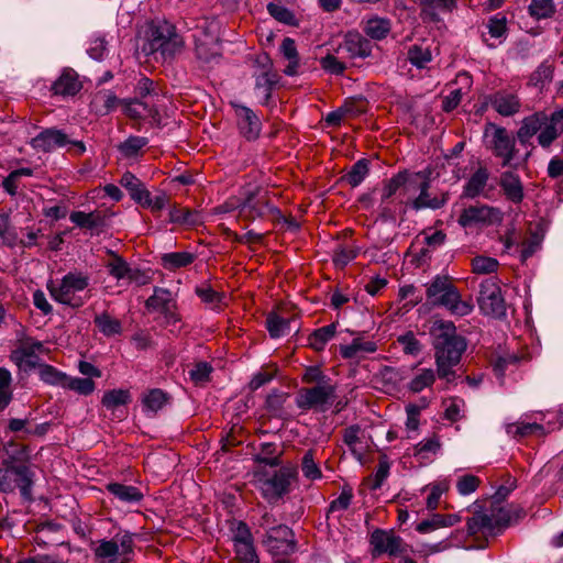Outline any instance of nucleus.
Segmentation results:
<instances>
[{
	"instance_id": "obj_2",
	"label": "nucleus",
	"mask_w": 563,
	"mask_h": 563,
	"mask_svg": "<svg viewBox=\"0 0 563 563\" xmlns=\"http://www.w3.org/2000/svg\"><path fill=\"white\" fill-rule=\"evenodd\" d=\"M563 133V108L547 114L537 111L522 119L516 137L521 145L530 144V140L537 135L538 144L542 148H549Z\"/></svg>"
},
{
	"instance_id": "obj_17",
	"label": "nucleus",
	"mask_w": 563,
	"mask_h": 563,
	"mask_svg": "<svg viewBox=\"0 0 563 563\" xmlns=\"http://www.w3.org/2000/svg\"><path fill=\"white\" fill-rule=\"evenodd\" d=\"M489 104L501 117H514L521 111L522 102L518 93L510 89H500L486 97Z\"/></svg>"
},
{
	"instance_id": "obj_35",
	"label": "nucleus",
	"mask_w": 563,
	"mask_h": 563,
	"mask_svg": "<svg viewBox=\"0 0 563 563\" xmlns=\"http://www.w3.org/2000/svg\"><path fill=\"white\" fill-rule=\"evenodd\" d=\"M488 177V170L484 167H479L464 185L463 195L468 198L479 196L487 185Z\"/></svg>"
},
{
	"instance_id": "obj_11",
	"label": "nucleus",
	"mask_w": 563,
	"mask_h": 563,
	"mask_svg": "<svg viewBox=\"0 0 563 563\" xmlns=\"http://www.w3.org/2000/svg\"><path fill=\"white\" fill-rule=\"evenodd\" d=\"M192 37L196 56L201 62L211 63L221 55L216 23L205 21L196 27Z\"/></svg>"
},
{
	"instance_id": "obj_37",
	"label": "nucleus",
	"mask_w": 563,
	"mask_h": 563,
	"mask_svg": "<svg viewBox=\"0 0 563 563\" xmlns=\"http://www.w3.org/2000/svg\"><path fill=\"white\" fill-rule=\"evenodd\" d=\"M195 260L196 255L190 252H172L161 256L163 267L168 271L186 267L194 263Z\"/></svg>"
},
{
	"instance_id": "obj_16",
	"label": "nucleus",
	"mask_w": 563,
	"mask_h": 563,
	"mask_svg": "<svg viewBox=\"0 0 563 563\" xmlns=\"http://www.w3.org/2000/svg\"><path fill=\"white\" fill-rule=\"evenodd\" d=\"M265 544L274 555H289L296 551V542L291 529L285 525L269 529Z\"/></svg>"
},
{
	"instance_id": "obj_49",
	"label": "nucleus",
	"mask_w": 563,
	"mask_h": 563,
	"mask_svg": "<svg viewBox=\"0 0 563 563\" xmlns=\"http://www.w3.org/2000/svg\"><path fill=\"white\" fill-rule=\"evenodd\" d=\"M432 59L429 47L422 45H413L408 51V60L418 68H423Z\"/></svg>"
},
{
	"instance_id": "obj_31",
	"label": "nucleus",
	"mask_w": 563,
	"mask_h": 563,
	"mask_svg": "<svg viewBox=\"0 0 563 563\" xmlns=\"http://www.w3.org/2000/svg\"><path fill=\"white\" fill-rule=\"evenodd\" d=\"M125 113L133 119H146L155 118L159 112L154 102L134 98L126 101Z\"/></svg>"
},
{
	"instance_id": "obj_29",
	"label": "nucleus",
	"mask_w": 563,
	"mask_h": 563,
	"mask_svg": "<svg viewBox=\"0 0 563 563\" xmlns=\"http://www.w3.org/2000/svg\"><path fill=\"white\" fill-rule=\"evenodd\" d=\"M461 521V516L457 514L441 515L433 514L430 518L422 520L416 526L419 533H429L440 528L452 527Z\"/></svg>"
},
{
	"instance_id": "obj_55",
	"label": "nucleus",
	"mask_w": 563,
	"mask_h": 563,
	"mask_svg": "<svg viewBox=\"0 0 563 563\" xmlns=\"http://www.w3.org/2000/svg\"><path fill=\"white\" fill-rule=\"evenodd\" d=\"M444 406L445 419L455 422L463 418V410L465 407V402L463 399L457 397L450 398L449 400L444 401Z\"/></svg>"
},
{
	"instance_id": "obj_60",
	"label": "nucleus",
	"mask_w": 563,
	"mask_h": 563,
	"mask_svg": "<svg viewBox=\"0 0 563 563\" xmlns=\"http://www.w3.org/2000/svg\"><path fill=\"white\" fill-rule=\"evenodd\" d=\"M398 342L402 346L404 352L409 355H418L422 350L421 343L411 331L400 335Z\"/></svg>"
},
{
	"instance_id": "obj_36",
	"label": "nucleus",
	"mask_w": 563,
	"mask_h": 563,
	"mask_svg": "<svg viewBox=\"0 0 563 563\" xmlns=\"http://www.w3.org/2000/svg\"><path fill=\"white\" fill-rule=\"evenodd\" d=\"M93 323L98 328V330L104 336H114L120 335L123 331L122 323L119 319L111 317L107 312H102L100 314H96L93 318Z\"/></svg>"
},
{
	"instance_id": "obj_7",
	"label": "nucleus",
	"mask_w": 563,
	"mask_h": 563,
	"mask_svg": "<svg viewBox=\"0 0 563 563\" xmlns=\"http://www.w3.org/2000/svg\"><path fill=\"white\" fill-rule=\"evenodd\" d=\"M298 477L296 465H287L275 471L273 475L255 474L257 488L268 503H276L290 492V485Z\"/></svg>"
},
{
	"instance_id": "obj_56",
	"label": "nucleus",
	"mask_w": 563,
	"mask_h": 563,
	"mask_svg": "<svg viewBox=\"0 0 563 563\" xmlns=\"http://www.w3.org/2000/svg\"><path fill=\"white\" fill-rule=\"evenodd\" d=\"M390 471V462L387 456H382L378 461L376 472L373 476L371 489L377 490L382 487L384 482L387 479Z\"/></svg>"
},
{
	"instance_id": "obj_4",
	"label": "nucleus",
	"mask_w": 563,
	"mask_h": 563,
	"mask_svg": "<svg viewBox=\"0 0 563 563\" xmlns=\"http://www.w3.org/2000/svg\"><path fill=\"white\" fill-rule=\"evenodd\" d=\"M184 48L185 40L176 26L167 21H157L150 25L142 49L146 55L158 54L163 60H170Z\"/></svg>"
},
{
	"instance_id": "obj_61",
	"label": "nucleus",
	"mask_w": 563,
	"mask_h": 563,
	"mask_svg": "<svg viewBox=\"0 0 563 563\" xmlns=\"http://www.w3.org/2000/svg\"><path fill=\"white\" fill-rule=\"evenodd\" d=\"M234 550L236 559L242 563L253 562L255 559L258 558L253 541L235 543Z\"/></svg>"
},
{
	"instance_id": "obj_42",
	"label": "nucleus",
	"mask_w": 563,
	"mask_h": 563,
	"mask_svg": "<svg viewBox=\"0 0 563 563\" xmlns=\"http://www.w3.org/2000/svg\"><path fill=\"white\" fill-rule=\"evenodd\" d=\"M369 163L367 159H358L353 164L346 175L342 177L351 187H357L366 178L369 173Z\"/></svg>"
},
{
	"instance_id": "obj_10",
	"label": "nucleus",
	"mask_w": 563,
	"mask_h": 563,
	"mask_svg": "<svg viewBox=\"0 0 563 563\" xmlns=\"http://www.w3.org/2000/svg\"><path fill=\"white\" fill-rule=\"evenodd\" d=\"M430 175L431 172L426 169L411 174V178L416 179V184L409 186V190H419V195L415 198L410 207L418 211L422 209L437 210L442 208L448 202V194L439 192L433 194L430 191Z\"/></svg>"
},
{
	"instance_id": "obj_54",
	"label": "nucleus",
	"mask_w": 563,
	"mask_h": 563,
	"mask_svg": "<svg viewBox=\"0 0 563 563\" xmlns=\"http://www.w3.org/2000/svg\"><path fill=\"white\" fill-rule=\"evenodd\" d=\"M289 395L284 391L274 389L266 398V408L274 416H282L284 404L286 402Z\"/></svg>"
},
{
	"instance_id": "obj_30",
	"label": "nucleus",
	"mask_w": 563,
	"mask_h": 563,
	"mask_svg": "<svg viewBox=\"0 0 563 563\" xmlns=\"http://www.w3.org/2000/svg\"><path fill=\"white\" fill-rule=\"evenodd\" d=\"M106 488L111 495H113L119 501L123 504H137L144 497L143 493L137 487L132 485L109 483Z\"/></svg>"
},
{
	"instance_id": "obj_33",
	"label": "nucleus",
	"mask_w": 563,
	"mask_h": 563,
	"mask_svg": "<svg viewBox=\"0 0 563 563\" xmlns=\"http://www.w3.org/2000/svg\"><path fill=\"white\" fill-rule=\"evenodd\" d=\"M176 300L173 297L170 290L162 287H154L153 295L145 301V307L153 311H163L168 307H172Z\"/></svg>"
},
{
	"instance_id": "obj_27",
	"label": "nucleus",
	"mask_w": 563,
	"mask_h": 563,
	"mask_svg": "<svg viewBox=\"0 0 563 563\" xmlns=\"http://www.w3.org/2000/svg\"><path fill=\"white\" fill-rule=\"evenodd\" d=\"M416 179L411 178V174L408 172H399L391 178L385 181L384 187L382 189V213L385 216L387 213V207H383L385 202H387L399 188L402 186H410L416 184Z\"/></svg>"
},
{
	"instance_id": "obj_39",
	"label": "nucleus",
	"mask_w": 563,
	"mask_h": 563,
	"mask_svg": "<svg viewBox=\"0 0 563 563\" xmlns=\"http://www.w3.org/2000/svg\"><path fill=\"white\" fill-rule=\"evenodd\" d=\"M294 321L296 320L285 319L275 313L269 314L266 319V327L269 335L274 339H277L289 334L291 331V322Z\"/></svg>"
},
{
	"instance_id": "obj_40",
	"label": "nucleus",
	"mask_w": 563,
	"mask_h": 563,
	"mask_svg": "<svg viewBox=\"0 0 563 563\" xmlns=\"http://www.w3.org/2000/svg\"><path fill=\"white\" fill-rule=\"evenodd\" d=\"M435 380V373L432 368H419L408 383V389L412 393H420L430 387Z\"/></svg>"
},
{
	"instance_id": "obj_62",
	"label": "nucleus",
	"mask_w": 563,
	"mask_h": 563,
	"mask_svg": "<svg viewBox=\"0 0 563 563\" xmlns=\"http://www.w3.org/2000/svg\"><path fill=\"white\" fill-rule=\"evenodd\" d=\"M358 254L354 246H339L333 254V262L336 266L344 267Z\"/></svg>"
},
{
	"instance_id": "obj_51",
	"label": "nucleus",
	"mask_w": 563,
	"mask_h": 563,
	"mask_svg": "<svg viewBox=\"0 0 563 563\" xmlns=\"http://www.w3.org/2000/svg\"><path fill=\"white\" fill-rule=\"evenodd\" d=\"M147 144V139L142 136H130L119 145V150L125 157H134Z\"/></svg>"
},
{
	"instance_id": "obj_24",
	"label": "nucleus",
	"mask_w": 563,
	"mask_h": 563,
	"mask_svg": "<svg viewBox=\"0 0 563 563\" xmlns=\"http://www.w3.org/2000/svg\"><path fill=\"white\" fill-rule=\"evenodd\" d=\"M376 351V342L364 340L360 335L354 338L350 344L340 345V354L345 360H360Z\"/></svg>"
},
{
	"instance_id": "obj_14",
	"label": "nucleus",
	"mask_w": 563,
	"mask_h": 563,
	"mask_svg": "<svg viewBox=\"0 0 563 563\" xmlns=\"http://www.w3.org/2000/svg\"><path fill=\"white\" fill-rule=\"evenodd\" d=\"M67 144L74 146L78 154H82L86 151V146L81 141H70L65 133L56 129H46L31 141V145L35 150L43 152H52Z\"/></svg>"
},
{
	"instance_id": "obj_58",
	"label": "nucleus",
	"mask_w": 563,
	"mask_h": 563,
	"mask_svg": "<svg viewBox=\"0 0 563 563\" xmlns=\"http://www.w3.org/2000/svg\"><path fill=\"white\" fill-rule=\"evenodd\" d=\"M554 11L553 0H531L529 12L537 19L550 16Z\"/></svg>"
},
{
	"instance_id": "obj_59",
	"label": "nucleus",
	"mask_w": 563,
	"mask_h": 563,
	"mask_svg": "<svg viewBox=\"0 0 563 563\" xmlns=\"http://www.w3.org/2000/svg\"><path fill=\"white\" fill-rule=\"evenodd\" d=\"M543 427L539 423L521 422L512 423L507 427V433L514 437H526L536 432H542Z\"/></svg>"
},
{
	"instance_id": "obj_22",
	"label": "nucleus",
	"mask_w": 563,
	"mask_h": 563,
	"mask_svg": "<svg viewBox=\"0 0 563 563\" xmlns=\"http://www.w3.org/2000/svg\"><path fill=\"white\" fill-rule=\"evenodd\" d=\"M257 189H245L243 191V199L239 205L241 212L253 219L256 217H263L267 211L274 210L266 200L262 198L257 199Z\"/></svg>"
},
{
	"instance_id": "obj_52",
	"label": "nucleus",
	"mask_w": 563,
	"mask_h": 563,
	"mask_svg": "<svg viewBox=\"0 0 563 563\" xmlns=\"http://www.w3.org/2000/svg\"><path fill=\"white\" fill-rule=\"evenodd\" d=\"M64 386L80 395H90L95 390V383L90 378L66 377Z\"/></svg>"
},
{
	"instance_id": "obj_18",
	"label": "nucleus",
	"mask_w": 563,
	"mask_h": 563,
	"mask_svg": "<svg viewBox=\"0 0 563 563\" xmlns=\"http://www.w3.org/2000/svg\"><path fill=\"white\" fill-rule=\"evenodd\" d=\"M501 220V213L498 209L486 206H471L463 210L459 217V224L463 228L476 224H492Z\"/></svg>"
},
{
	"instance_id": "obj_6",
	"label": "nucleus",
	"mask_w": 563,
	"mask_h": 563,
	"mask_svg": "<svg viewBox=\"0 0 563 563\" xmlns=\"http://www.w3.org/2000/svg\"><path fill=\"white\" fill-rule=\"evenodd\" d=\"M89 286V277L81 272H69L58 282L48 280L46 288L51 297L58 303L71 308H80L89 299L82 292Z\"/></svg>"
},
{
	"instance_id": "obj_12",
	"label": "nucleus",
	"mask_w": 563,
	"mask_h": 563,
	"mask_svg": "<svg viewBox=\"0 0 563 563\" xmlns=\"http://www.w3.org/2000/svg\"><path fill=\"white\" fill-rule=\"evenodd\" d=\"M336 386L331 382L302 388L296 398V405L302 410L316 409L325 411L335 399Z\"/></svg>"
},
{
	"instance_id": "obj_25",
	"label": "nucleus",
	"mask_w": 563,
	"mask_h": 563,
	"mask_svg": "<svg viewBox=\"0 0 563 563\" xmlns=\"http://www.w3.org/2000/svg\"><path fill=\"white\" fill-rule=\"evenodd\" d=\"M81 89V82L75 70L66 68L60 76L55 80L52 90L55 95L74 96Z\"/></svg>"
},
{
	"instance_id": "obj_1",
	"label": "nucleus",
	"mask_w": 563,
	"mask_h": 563,
	"mask_svg": "<svg viewBox=\"0 0 563 563\" xmlns=\"http://www.w3.org/2000/svg\"><path fill=\"white\" fill-rule=\"evenodd\" d=\"M433 336L437 374L440 379L453 383L457 375L455 366L466 351V339L456 332V327L449 320H435L431 328Z\"/></svg>"
},
{
	"instance_id": "obj_23",
	"label": "nucleus",
	"mask_w": 563,
	"mask_h": 563,
	"mask_svg": "<svg viewBox=\"0 0 563 563\" xmlns=\"http://www.w3.org/2000/svg\"><path fill=\"white\" fill-rule=\"evenodd\" d=\"M499 186L512 203H520L525 198L523 185L518 174L507 170L500 175Z\"/></svg>"
},
{
	"instance_id": "obj_50",
	"label": "nucleus",
	"mask_w": 563,
	"mask_h": 563,
	"mask_svg": "<svg viewBox=\"0 0 563 563\" xmlns=\"http://www.w3.org/2000/svg\"><path fill=\"white\" fill-rule=\"evenodd\" d=\"M130 400V394L128 390L113 389L107 391L102 397V405L108 409H115L119 406L128 404Z\"/></svg>"
},
{
	"instance_id": "obj_13",
	"label": "nucleus",
	"mask_w": 563,
	"mask_h": 563,
	"mask_svg": "<svg viewBox=\"0 0 563 563\" xmlns=\"http://www.w3.org/2000/svg\"><path fill=\"white\" fill-rule=\"evenodd\" d=\"M478 306L486 316L501 318L506 314V305L500 287L494 278H487L479 285Z\"/></svg>"
},
{
	"instance_id": "obj_28",
	"label": "nucleus",
	"mask_w": 563,
	"mask_h": 563,
	"mask_svg": "<svg viewBox=\"0 0 563 563\" xmlns=\"http://www.w3.org/2000/svg\"><path fill=\"white\" fill-rule=\"evenodd\" d=\"M70 221L79 228L88 230L102 229L107 224V217L101 211L84 212L74 211L69 216Z\"/></svg>"
},
{
	"instance_id": "obj_63",
	"label": "nucleus",
	"mask_w": 563,
	"mask_h": 563,
	"mask_svg": "<svg viewBox=\"0 0 563 563\" xmlns=\"http://www.w3.org/2000/svg\"><path fill=\"white\" fill-rule=\"evenodd\" d=\"M267 11L274 19L282 23L290 25L295 21L294 13L284 5L271 2L267 4Z\"/></svg>"
},
{
	"instance_id": "obj_57",
	"label": "nucleus",
	"mask_w": 563,
	"mask_h": 563,
	"mask_svg": "<svg viewBox=\"0 0 563 563\" xmlns=\"http://www.w3.org/2000/svg\"><path fill=\"white\" fill-rule=\"evenodd\" d=\"M498 261L487 256H476L472 260V268L476 274H490L497 271Z\"/></svg>"
},
{
	"instance_id": "obj_32",
	"label": "nucleus",
	"mask_w": 563,
	"mask_h": 563,
	"mask_svg": "<svg viewBox=\"0 0 563 563\" xmlns=\"http://www.w3.org/2000/svg\"><path fill=\"white\" fill-rule=\"evenodd\" d=\"M279 52L282 56L288 60V65L284 69V74L287 76L298 75L300 58L295 40L291 37H285L279 46Z\"/></svg>"
},
{
	"instance_id": "obj_21",
	"label": "nucleus",
	"mask_w": 563,
	"mask_h": 563,
	"mask_svg": "<svg viewBox=\"0 0 563 563\" xmlns=\"http://www.w3.org/2000/svg\"><path fill=\"white\" fill-rule=\"evenodd\" d=\"M506 18L501 14H496L488 19L482 27V38L489 47H496L501 44L506 37L507 25Z\"/></svg>"
},
{
	"instance_id": "obj_44",
	"label": "nucleus",
	"mask_w": 563,
	"mask_h": 563,
	"mask_svg": "<svg viewBox=\"0 0 563 563\" xmlns=\"http://www.w3.org/2000/svg\"><path fill=\"white\" fill-rule=\"evenodd\" d=\"M361 427L352 424L343 430V442L347 445L351 454L358 461H362L363 454L356 450V444L361 442L360 438Z\"/></svg>"
},
{
	"instance_id": "obj_15",
	"label": "nucleus",
	"mask_w": 563,
	"mask_h": 563,
	"mask_svg": "<svg viewBox=\"0 0 563 563\" xmlns=\"http://www.w3.org/2000/svg\"><path fill=\"white\" fill-rule=\"evenodd\" d=\"M369 544L372 547V555L379 556L388 554L389 556H397L405 551V542L393 531L383 529H375L369 537Z\"/></svg>"
},
{
	"instance_id": "obj_34",
	"label": "nucleus",
	"mask_w": 563,
	"mask_h": 563,
	"mask_svg": "<svg viewBox=\"0 0 563 563\" xmlns=\"http://www.w3.org/2000/svg\"><path fill=\"white\" fill-rule=\"evenodd\" d=\"M391 23L389 19L374 16L365 22L363 27L364 33L372 40H384L390 32Z\"/></svg>"
},
{
	"instance_id": "obj_9",
	"label": "nucleus",
	"mask_w": 563,
	"mask_h": 563,
	"mask_svg": "<svg viewBox=\"0 0 563 563\" xmlns=\"http://www.w3.org/2000/svg\"><path fill=\"white\" fill-rule=\"evenodd\" d=\"M33 477V472L25 464L0 468V492L12 493L19 488L25 500H32Z\"/></svg>"
},
{
	"instance_id": "obj_20",
	"label": "nucleus",
	"mask_w": 563,
	"mask_h": 563,
	"mask_svg": "<svg viewBox=\"0 0 563 563\" xmlns=\"http://www.w3.org/2000/svg\"><path fill=\"white\" fill-rule=\"evenodd\" d=\"M340 49L345 52L350 58H366L372 54V44L357 31H350L345 34Z\"/></svg>"
},
{
	"instance_id": "obj_46",
	"label": "nucleus",
	"mask_w": 563,
	"mask_h": 563,
	"mask_svg": "<svg viewBox=\"0 0 563 563\" xmlns=\"http://www.w3.org/2000/svg\"><path fill=\"white\" fill-rule=\"evenodd\" d=\"M196 295L202 302L214 309L222 302V294L216 291L209 284H202L195 289Z\"/></svg>"
},
{
	"instance_id": "obj_43",
	"label": "nucleus",
	"mask_w": 563,
	"mask_h": 563,
	"mask_svg": "<svg viewBox=\"0 0 563 563\" xmlns=\"http://www.w3.org/2000/svg\"><path fill=\"white\" fill-rule=\"evenodd\" d=\"M42 347V343L37 342L34 343L31 347L22 346L18 350H15L12 354V358L19 364V365H26L34 367L38 363V357L35 354L34 349L40 350Z\"/></svg>"
},
{
	"instance_id": "obj_64",
	"label": "nucleus",
	"mask_w": 563,
	"mask_h": 563,
	"mask_svg": "<svg viewBox=\"0 0 563 563\" xmlns=\"http://www.w3.org/2000/svg\"><path fill=\"white\" fill-rule=\"evenodd\" d=\"M479 483V478L475 475H463L456 482V489L460 495L467 496L477 489Z\"/></svg>"
},
{
	"instance_id": "obj_53",
	"label": "nucleus",
	"mask_w": 563,
	"mask_h": 563,
	"mask_svg": "<svg viewBox=\"0 0 563 563\" xmlns=\"http://www.w3.org/2000/svg\"><path fill=\"white\" fill-rule=\"evenodd\" d=\"M108 273L117 280H125L131 265L121 256L114 255L113 260L107 264Z\"/></svg>"
},
{
	"instance_id": "obj_38",
	"label": "nucleus",
	"mask_w": 563,
	"mask_h": 563,
	"mask_svg": "<svg viewBox=\"0 0 563 563\" xmlns=\"http://www.w3.org/2000/svg\"><path fill=\"white\" fill-rule=\"evenodd\" d=\"M336 333V323H331L314 330L308 338L309 346L314 351H322L327 343L331 341Z\"/></svg>"
},
{
	"instance_id": "obj_48",
	"label": "nucleus",
	"mask_w": 563,
	"mask_h": 563,
	"mask_svg": "<svg viewBox=\"0 0 563 563\" xmlns=\"http://www.w3.org/2000/svg\"><path fill=\"white\" fill-rule=\"evenodd\" d=\"M167 402V395L162 389H152L143 397V405L146 410L157 412Z\"/></svg>"
},
{
	"instance_id": "obj_19",
	"label": "nucleus",
	"mask_w": 563,
	"mask_h": 563,
	"mask_svg": "<svg viewBox=\"0 0 563 563\" xmlns=\"http://www.w3.org/2000/svg\"><path fill=\"white\" fill-rule=\"evenodd\" d=\"M233 107L240 134L247 141L257 140L262 130L257 114L251 108L242 104H233Z\"/></svg>"
},
{
	"instance_id": "obj_5",
	"label": "nucleus",
	"mask_w": 563,
	"mask_h": 563,
	"mask_svg": "<svg viewBox=\"0 0 563 563\" xmlns=\"http://www.w3.org/2000/svg\"><path fill=\"white\" fill-rule=\"evenodd\" d=\"M484 137L487 148L501 161L503 167L518 168L526 164L530 156L528 152L522 158H519L516 137L504 126L488 122L485 125Z\"/></svg>"
},
{
	"instance_id": "obj_41",
	"label": "nucleus",
	"mask_w": 563,
	"mask_h": 563,
	"mask_svg": "<svg viewBox=\"0 0 563 563\" xmlns=\"http://www.w3.org/2000/svg\"><path fill=\"white\" fill-rule=\"evenodd\" d=\"M301 472L308 481H318L322 478V471L316 461L314 450H307L301 459Z\"/></svg>"
},
{
	"instance_id": "obj_26",
	"label": "nucleus",
	"mask_w": 563,
	"mask_h": 563,
	"mask_svg": "<svg viewBox=\"0 0 563 563\" xmlns=\"http://www.w3.org/2000/svg\"><path fill=\"white\" fill-rule=\"evenodd\" d=\"M265 59L267 60L268 68L255 78V91L263 103L269 100L273 88L279 80V76L272 70L269 58L265 56Z\"/></svg>"
},
{
	"instance_id": "obj_47",
	"label": "nucleus",
	"mask_w": 563,
	"mask_h": 563,
	"mask_svg": "<svg viewBox=\"0 0 563 563\" xmlns=\"http://www.w3.org/2000/svg\"><path fill=\"white\" fill-rule=\"evenodd\" d=\"M169 220L173 223L196 225L200 222V216L189 209L174 208L169 211Z\"/></svg>"
},
{
	"instance_id": "obj_8",
	"label": "nucleus",
	"mask_w": 563,
	"mask_h": 563,
	"mask_svg": "<svg viewBox=\"0 0 563 563\" xmlns=\"http://www.w3.org/2000/svg\"><path fill=\"white\" fill-rule=\"evenodd\" d=\"M133 552V534L128 531L118 533L112 539H101L93 548L99 563H129Z\"/></svg>"
},
{
	"instance_id": "obj_3",
	"label": "nucleus",
	"mask_w": 563,
	"mask_h": 563,
	"mask_svg": "<svg viewBox=\"0 0 563 563\" xmlns=\"http://www.w3.org/2000/svg\"><path fill=\"white\" fill-rule=\"evenodd\" d=\"M424 286L427 300L433 307L445 308L452 316L465 317L474 309L471 300L462 298L449 275H435Z\"/></svg>"
},
{
	"instance_id": "obj_45",
	"label": "nucleus",
	"mask_w": 563,
	"mask_h": 563,
	"mask_svg": "<svg viewBox=\"0 0 563 563\" xmlns=\"http://www.w3.org/2000/svg\"><path fill=\"white\" fill-rule=\"evenodd\" d=\"M439 450L440 442L437 437H432L413 445L411 454L420 460H427L430 454H435Z\"/></svg>"
}]
</instances>
